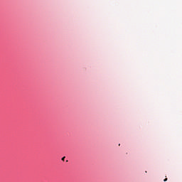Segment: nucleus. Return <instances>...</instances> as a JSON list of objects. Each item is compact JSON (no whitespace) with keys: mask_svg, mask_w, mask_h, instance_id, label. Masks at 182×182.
Segmentation results:
<instances>
[{"mask_svg":"<svg viewBox=\"0 0 182 182\" xmlns=\"http://www.w3.org/2000/svg\"><path fill=\"white\" fill-rule=\"evenodd\" d=\"M65 156H64V157H63V158H62V161H65Z\"/></svg>","mask_w":182,"mask_h":182,"instance_id":"1","label":"nucleus"},{"mask_svg":"<svg viewBox=\"0 0 182 182\" xmlns=\"http://www.w3.org/2000/svg\"><path fill=\"white\" fill-rule=\"evenodd\" d=\"M164 181H167V178L164 180Z\"/></svg>","mask_w":182,"mask_h":182,"instance_id":"2","label":"nucleus"}]
</instances>
